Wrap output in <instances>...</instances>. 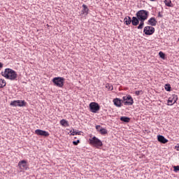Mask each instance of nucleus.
<instances>
[{"instance_id": "obj_19", "label": "nucleus", "mask_w": 179, "mask_h": 179, "mask_svg": "<svg viewBox=\"0 0 179 179\" xmlns=\"http://www.w3.org/2000/svg\"><path fill=\"white\" fill-rule=\"evenodd\" d=\"M164 2L166 6H168L169 8H173L174 6L173 5V3L171 1V0H164Z\"/></svg>"}, {"instance_id": "obj_13", "label": "nucleus", "mask_w": 179, "mask_h": 179, "mask_svg": "<svg viewBox=\"0 0 179 179\" xmlns=\"http://www.w3.org/2000/svg\"><path fill=\"white\" fill-rule=\"evenodd\" d=\"M113 103L116 107H121L122 106V100L120 98L113 99Z\"/></svg>"}, {"instance_id": "obj_3", "label": "nucleus", "mask_w": 179, "mask_h": 179, "mask_svg": "<svg viewBox=\"0 0 179 179\" xmlns=\"http://www.w3.org/2000/svg\"><path fill=\"white\" fill-rule=\"evenodd\" d=\"M52 83L55 86L57 87H64V84L65 83V78L64 77H55L52 80Z\"/></svg>"}, {"instance_id": "obj_2", "label": "nucleus", "mask_w": 179, "mask_h": 179, "mask_svg": "<svg viewBox=\"0 0 179 179\" xmlns=\"http://www.w3.org/2000/svg\"><path fill=\"white\" fill-rule=\"evenodd\" d=\"M89 141H90V144L96 148V149H100V148L103 146V142H101V140L96 136H94L92 138H90Z\"/></svg>"}, {"instance_id": "obj_4", "label": "nucleus", "mask_w": 179, "mask_h": 179, "mask_svg": "<svg viewBox=\"0 0 179 179\" xmlns=\"http://www.w3.org/2000/svg\"><path fill=\"white\" fill-rule=\"evenodd\" d=\"M136 16H138L140 20H147L148 17H149V11L140 10L136 13Z\"/></svg>"}, {"instance_id": "obj_24", "label": "nucleus", "mask_w": 179, "mask_h": 179, "mask_svg": "<svg viewBox=\"0 0 179 179\" xmlns=\"http://www.w3.org/2000/svg\"><path fill=\"white\" fill-rule=\"evenodd\" d=\"M10 106L12 107H18L17 100L11 101Z\"/></svg>"}, {"instance_id": "obj_21", "label": "nucleus", "mask_w": 179, "mask_h": 179, "mask_svg": "<svg viewBox=\"0 0 179 179\" xmlns=\"http://www.w3.org/2000/svg\"><path fill=\"white\" fill-rule=\"evenodd\" d=\"M60 124L62 125V127H69V123H68V121L64 119L60 120Z\"/></svg>"}, {"instance_id": "obj_29", "label": "nucleus", "mask_w": 179, "mask_h": 179, "mask_svg": "<svg viewBox=\"0 0 179 179\" xmlns=\"http://www.w3.org/2000/svg\"><path fill=\"white\" fill-rule=\"evenodd\" d=\"M71 135L75 136V135H80V131H75V129L73 130V132L71 134Z\"/></svg>"}, {"instance_id": "obj_6", "label": "nucleus", "mask_w": 179, "mask_h": 179, "mask_svg": "<svg viewBox=\"0 0 179 179\" xmlns=\"http://www.w3.org/2000/svg\"><path fill=\"white\" fill-rule=\"evenodd\" d=\"M90 111L94 113L100 111V105H99L96 102H91L90 103Z\"/></svg>"}, {"instance_id": "obj_5", "label": "nucleus", "mask_w": 179, "mask_h": 179, "mask_svg": "<svg viewBox=\"0 0 179 179\" xmlns=\"http://www.w3.org/2000/svg\"><path fill=\"white\" fill-rule=\"evenodd\" d=\"M122 103L124 106H132L134 104V98L130 94L122 97Z\"/></svg>"}, {"instance_id": "obj_38", "label": "nucleus", "mask_w": 179, "mask_h": 179, "mask_svg": "<svg viewBox=\"0 0 179 179\" xmlns=\"http://www.w3.org/2000/svg\"><path fill=\"white\" fill-rule=\"evenodd\" d=\"M178 41H179V38H178Z\"/></svg>"}, {"instance_id": "obj_31", "label": "nucleus", "mask_w": 179, "mask_h": 179, "mask_svg": "<svg viewBox=\"0 0 179 179\" xmlns=\"http://www.w3.org/2000/svg\"><path fill=\"white\" fill-rule=\"evenodd\" d=\"M141 93H142V90H141V91H136V92H135V94H136V96H139V94H141Z\"/></svg>"}, {"instance_id": "obj_30", "label": "nucleus", "mask_w": 179, "mask_h": 179, "mask_svg": "<svg viewBox=\"0 0 179 179\" xmlns=\"http://www.w3.org/2000/svg\"><path fill=\"white\" fill-rule=\"evenodd\" d=\"M79 143H80V140H77L76 141H73V145H74V146H78V145H79Z\"/></svg>"}, {"instance_id": "obj_28", "label": "nucleus", "mask_w": 179, "mask_h": 179, "mask_svg": "<svg viewBox=\"0 0 179 179\" xmlns=\"http://www.w3.org/2000/svg\"><path fill=\"white\" fill-rule=\"evenodd\" d=\"M173 104H174L173 99L172 98H169V100H168V105L169 106H173Z\"/></svg>"}, {"instance_id": "obj_36", "label": "nucleus", "mask_w": 179, "mask_h": 179, "mask_svg": "<svg viewBox=\"0 0 179 179\" xmlns=\"http://www.w3.org/2000/svg\"><path fill=\"white\" fill-rule=\"evenodd\" d=\"M177 150H179V145L177 147Z\"/></svg>"}, {"instance_id": "obj_11", "label": "nucleus", "mask_w": 179, "mask_h": 179, "mask_svg": "<svg viewBox=\"0 0 179 179\" xmlns=\"http://www.w3.org/2000/svg\"><path fill=\"white\" fill-rule=\"evenodd\" d=\"M83 10H81V15H85L87 16L89 15V8L85 4H83Z\"/></svg>"}, {"instance_id": "obj_14", "label": "nucleus", "mask_w": 179, "mask_h": 179, "mask_svg": "<svg viewBox=\"0 0 179 179\" xmlns=\"http://www.w3.org/2000/svg\"><path fill=\"white\" fill-rule=\"evenodd\" d=\"M148 24L152 27V26H156L157 24V20L155 17H152L150 20H148Z\"/></svg>"}, {"instance_id": "obj_33", "label": "nucleus", "mask_w": 179, "mask_h": 179, "mask_svg": "<svg viewBox=\"0 0 179 179\" xmlns=\"http://www.w3.org/2000/svg\"><path fill=\"white\" fill-rule=\"evenodd\" d=\"M108 86L109 87H108L109 90H113V85H110V84H108Z\"/></svg>"}, {"instance_id": "obj_10", "label": "nucleus", "mask_w": 179, "mask_h": 179, "mask_svg": "<svg viewBox=\"0 0 179 179\" xmlns=\"http://www.w3.org/2000/svg\"><path fill=\"white\" fill-rule=\"evenodd\" d=\"M157 141L159 142V143L166 144L167 142H169V140L164 137V136L159 134L157 136Z\"/></svg>"}, {"instance_id": "obj_32", "label": "nucleus", "mask_w": 179, "mask_h": 179, "mask_svg": "<svg viewBox=\"0 0 179 179\" xmlns=\"http://www.w3.org/2000/svg\"><path fill=\"white\" fill-rule=\"evenodd\" d=\"M100 128H101V126H100V125H96V129L99 132V131H100Z\"/></svg>"}, {"instance_id": "obj_18", "label": "nucleus", "mask_w": 179, "mask_h": 179, "mask_svg": "<svg viewBox=\"0 0 179 179\" xmlns=\"http://www.w3.org/2000/svg\"><path fill=\"white\" fill-rule=\"evenodd\" d=\"M120 121H122V122L128 123L129 122V121H131V118L127 116H122L120 117Z\"/></svg>"}, {"instance_id": "obj_9", "label": "nucleus", "mask_w": 179, "mask_h": 179, "mask_svg": "<svg viewBox=\"0 0 179 179\" xmlns=\"http://www.w3.org/2000/svg\"><path fill=\"white\" fill-rule=\"evenodd\" d=\"M18 167H20V170H27V169H29L27 162L26 160L20 161L18 162Z\"/></svg>"}, {"instance_id": "obj_34", "label": "nucleus", "mask_w": 179, "mask_h": 179, "mask_svg": "<svg viewBox=\"0 0 179 179\" xmlns=\"http://www.w3.org/2000/svg\"><path fill=\"white\" fill-rule=\"evenodd\" d=\"M3 68V64L2 62H0V69H2Z\"/></svg>"}, {"instance_id": "obj_1", "label": "nucleus", "mask_w": 179, "mask_h": 179, "mask_svg": "<svg viewBox=\"0 0 179 179\" xmlns=\"http://www.w3.org/2000/svg\"><path fill=\"white\" fill-rule=\"evenodd\" d=\"M1 75L3 78L10 80H16L17 79V73L12 69H6L4 72H1Z\"/></svg>"}, {"instance_id": "obj_15", "label": "nucleus", "mask_w": 179, "mask_h": 179, "mask_svg": "<svg viewBox=\"0 0 179 179\" xmlns=\"http://www.w3.org/2000/svg\"><path fill=\"white\" fill-rule=\"evenodd\" d=\"M124 22L127 26H129V24L132 23V18H131L129 16H127L124 18Z\"/></svg>"}, {"instance_id": "obj_27", "label": "nucleus", "mask_w": 179, "mask_h": 179, "mask_svg": "<svg viewBox=\"0 0 179 179\" xmlns=\"http://www.w3.org/2000/svg\"><path fill=\"white\" fill-rule=\"evenodd\" d=\"M173 171H174L175 173H178V171H179V165H178V166H173Z\"/></svg>"}, {"instance_id": "obj_37", "label": "nucleus", "mask_w": 179, "mask_h": 179, "mask_svg": "<svg viewBox=\"0 0 179 179\" xmlns=\"http://www.w3.org/2000/svg\"><path fill=\"white\" fill-rule=\"evenodd\" d=\"M150 1H151V2H155V0H150Z\"/></svg>"}, {"instance_id": "obj_26", "label": "nucleus", "mask_w": 179, "mask_h": 179, "mask_svg": "<svg viewBox=\"0 0 179 179\" xmlns=\"http://www.w3.org/2000/svg\"><path fill=\"white\" fill-rule=\"evenodd\" d=\"M159 55L160 57V58H162V59H164V58L166 57V54H164L163 52L160 51L159 52Z\"/></svg>"}, {"instance_id": "obj_17", "label": "nucleus", "mask_w": 179, "mask_h": 179, "mask_svg": "<svg viewBox=\"0 0 179 179\" xmlns=\"http://www.w3.org/2000/svg\"><path fill=\"white\" fill-rule=\"evenodd\" d=\"M145 20H140V23L138 24V26L137 27V29L138 30L143 29V26H145Z\"/></svg>"}, {"instance_id": "obj_12", "label": "nucleus", "mask_w": 179, "mask_h": 179, "mask_svg": "<svg viewBox=\"0 0 179 179\" xmlns=\"http://www.w3.org/2000/svg\"><path fill=\"white\" fill-rule=\"evenodd\" d=\"M140 19L138 16L132 17L131 18V24L132 26H138L139 24Z\"/></svg>"}, {"instance_id": "obj_16", "label": "nucleus", "mask_w": 179, "mask_h": 179, "mask_svg": "<svg viewBox=\"0 0 179 179\" xmlns=\"http://www.w3.org/2000/svg\"><path fill=\"white\" fill-rule=\"evenodd\" d=\"M17 104H18V107H26L27 103L25 102L24 100L22 101V100H17Z\"/></svg>"}, {"instance_id": "obj_35", "label": "nucleus", "mask_w": 179, "mask_h": 179, "mask_svg": "<svg viewBox=\"0 0 179 179\" xmlns=\"http://www.w3.org/2000/svg\"><path fill=\"white\" fill-rule=\"evenodd\" d=\"M158 17H163V15L160 14V12L158 13Z\"/></svg>"}, {"instance_id": "obj_22", "label": "nucleus", "mask_w": 179, "mask_h": 179, "mask_svg": "<svg viewBox=\"0 0 179 179\" xmlns=\"http://www.w3.org/2000/svg\"><path fill=\"white\" fill-rule=\"evenodd\" d=\"M99 132H100V134L101 135H106L107 134L108 131H107V129L101 127L100 129H99Z\"/></svg>"}, {"instance_id": "obj_8", "label": "nucleus", "mask_w": 179, "mask_h": 179, "mask_svg": "<svg viewBox=\"0 0 179 179\" xmlns=\"http://www.w3.org/2000/svg\"><path fill=\"white\" fill-rule=\"evenodd\" d=\"M35 134L38 136H44L45 138L50 136V133H48V131H46L45 130L36 129L35 130Z\"/></svg>"}, {"instance_id": "obj_20", "label": "nucleus", "mask_w": 179, "mask_h": 179, "mask_svg": "<svg viewBox=\"0 0 179 179\" xmlns=\"http://www.w3.org/2000/svg\"><path fill=\"white\" fill-rule=\"evenodd\" d=\"M6 86V81L2 78L0 79V89H2Z\"/></svg>"}, {"instance_id": "obj_7", "label": "nucleus", "mask_w": 179, "mask_h": 179, "mask_svg": "<svg viewBox=\"0 0 179 179\" xmlns=\"http://www.w3.org/2000/svg\"><path fill=\"white\" fill-rule=\"evenodd\" d=\"M155 27L147 26L144 27L143 33L145 34V36H152L155 33Z\"/></svg>"}, {"instance_id": "obj_23", "label": "nucleus", "mask_w": 179, "mask_h": 179, "mask_svg": "<svg viewBox=\"0 0 179 179\" xmlns=\"http://www.w3.org/2000/svg\"><path fill=\"white\" fill-rule=\"evenodd\" d=\"M171 99L173 101V104H176V103H177V100H178V96L176 94H173Z\"/></svg>"}, {"instance_id": "obj_25", "label": "nucleus", "mask_w": 179, "mask_h": 179, "mask_svg": "<svg viewBox=\"0 0 179 179\" xmlns=\"http://www.w3.org/2000/svg\"><path fill=\"white\" fill-rule=\"evenodd\" d=\"M165 90H166V92H171V85H170V84H166Z\"/></svg>"}]
</instances>
